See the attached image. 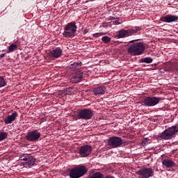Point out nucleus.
<instances>
[{"mask_svg":"<svg viewBox=\"0 0 178 178\" xmlns=\"http://www.w3.org/2000/svg\"><path fill=\"white\" fill-rule=\"evenodd\" d=\"M77 31V25L75 22H71L64 26L63 37L65 38H73L76 35Z\"/></svg>","mask_w":178,"mask_h":178,"instance_id":"nucleus-1","label":"nucleus"},{"mask_svg":"<svg viewBox=\"0 0 178 178\" xmlns=\"http://www.w3.org/2000/svg\"><path fill=\"white\" fill-rule=\"evenodd\" d=\"M127 51L128 54L134 56L143 55L144 51H145V46L143 42L134 43L128 48Z\"/></svg>","mask_w":178,"mask_h":178,"instance_id":"nucleus-2","label":"nucleus"},{"mask_svg":"<svg viewBox=\"0 0 178 178\" xmlns=\"http://www.w3.org/2000/svg\"><path fill=\"white\" fill-rule=\"evenodd\" d=\"M88 171L86 166L80 165L71 169L69 172V176L70 178H80L83 177Z\"/></svg>","mask_w":178,"mask_h":178,"instance_id":"nucleus-3","label":"nucleus"},{"mask_svg":"<svg viewBox=\"0 0 178 178\" xmlns=\"http://www.w3.org/2000/svg\"><path fill=\"white\" fill-rule=\"evenodd\" d=\"M177 132L178 124H176L163 131L161 134V138L162 140H170L175 137Z\"/></svg>","mask_w":178,"mask_h":178,"instance_id":"nucleus-4","label":"nucleus"},{"mask_svg":"<svg viewBox=\"0 0 178 178\" xmlns=\"http://www.w3.org/2000/svg\"><path fill=\"white\" fill-rule=\"evenodd\" d=\"M19 160L23 161V166L24 168H31L35 165V158L31 154H23L19 156Z\"/></svg>","mask_w":178,"mask_h":178,"instance_id":"nucleus-5","label":"nucleus"},{"mask_svg":"<svg viewBox=\"0 0 178 178\" xmlns=\"http://www.w3.org/2000/svg\"><path fill=\"white\" fill-rule=\"evenodd\" d=\"M141 27L136 26L131 29L124 30L122 29L118 31L117 37L118 38H124V37H130V35H133V34H137L138 31H140Z\"/></svg>","mask_w":178,"mask_h":178,"instance_id":"nucleus-6","label":"nucleus"},{"mask_svg":"<svg viewBox=\"0 0 178 178\" xmlns=\"http://www.w3.org/2000/svg\"><path fill=\"white\" fill-rule=\"evenodd\" d=\"M136 173L140 178H149L154 176V170L151 168L145 167L136 171Z\"/></svg>","mask_w":178,"mask_h":178,"instance_id":"nucleus-7","label":"nucleus"},{"mask_svg":"<svg viewBox=\"0 0 178 178\" xmlns=\"http://www.w3.org/2000/svg\"><path fill=\"white\" fill-rule=\"evenodd\" d=\"M161 101H163V97H147L144 99V104L146 106H155Z\"/></svg>","mask_w":178,"mask_h":178,"instance_id":"nucleus-8","label":"nucleus"},{"mask_svg":"<svg viewBox=\"0 0 178 178\" xmlns=\"http://www.w3.org/2000/svg\"><path fill=\"white\" fill-rule=\"evenodd\" d=\"M92 152V147L90 145L81 146L79 149L78 154H79L81 158H87L90 156Z\"/></svg>","mask_w":178,"mask_h":178,"instance_id":"nucleus-9","label":"nucleus"},{"mask_svg":"<svg viewBox=\"0 0 178 178\" xmlns=\"http://www.w3.org/2000/svg\"><path fill=\"white\" fill-rule=\"evenodd\" d=\"M123 144V140L120 137L113 136L110 138L108 140V145L111 147V148H118V147H120Z\"/></svg>","mask_w":178,"mask_h":178,"instance_id":"nucleus-10","label":"nucleus"},{"mask_svg":"<svg viewBox=\"0 0 178 178\" xmlns=\"http://www.w3.org/2000/svg\"><path fill=\"white\" fill-rule=\"evenodd\" d=\"M62 54H63L62 49H60V47H57L50 51L47 54V56L51 58V59H58V58H60V56H62Z\"/></svg>","mask_w":178,"mask_h":178,"instance_id":"nucleus-11","label":"nucleus"},{"mask_svg":"<svg viewBox=\"0 0 178 178\" xmlns=\"http://www.w3.org/2000/svg\"><path fill=\"white\" fill-rule=\"evenodd\" d=\"M41 137V134L37 129L28 133L26 140L28 141H37Z\"/></svg>","mask_w":178,"mask_h":178,"instance_id":"nucleus-12","label":"nucleus"},{"mask_svg":"<svg viewBox=\"0 0 178 178\" xmlns=\"http://www.w3.org/2000/svg\"><path fill=\"white\" fill-rule=\"evenodd\" d=\"M83 76H84V73L81 71H77L76 72L72 74L71 77V82L74 83H80L81 80H83Z\"/></svg>","mask_w":178,"mask_h":178,"instance_id":"nucleus-13","label":"nucleus"},{"mask_svg":"<svg viewBox=\"0 0 178 178\" xmlns=\"http://www.w3.org/2000/svg\"><path fill=\"white\" fill-rule=\"evenodd\" d=\"M94 114L92 112H80L77 116L74 117L75 120H79V119H84L85 120H88L92 118Z\"/></svg>","mask_w":178,"mask_h":178,"instance_id":"nucleus-14","label":"nucleus"},{"mask_svg":"<svg viewBox=\"0 0 178 178\" xmlns=\"http://www.w3.org/2000/svg\"><path fill=\"white\" fill-rule=\"evenodd\" d=\"M160 20L161 22H165V23H172L173 22H177L178 17L176 15H168L161 17Z\"/></svg>","mask_w":178,"mask_h":178,"instance_id":"nucleus-15","label":"nucleus"},{"mask_svg":"<svg viewBox=\"0 0 178 178\" xmlns=\"http://www.w3.org/2000/svg\"><path fill=\"white\" fill-rule=\"evenodd\" d=\"M106 92V88L105 86H99L93 88L94 95H104Z\"/></svg>","mask_w":178,"mask_h":178,"instance_id":"nucleus-16","label":"nucleus"},{"mask_svg":"<svg viewBox=\"0 0 178 178\" xmlns=\"http://www.w3.org/2000/svg\"><path fill=\"white\" fill-rule=\"evenodd\" d=\"M162 165L165 166V168H168L169 169H172V168H174L175 166V161L172 159H165L162 161Z\"/></svg>","mask_w":178,"mask_h":178,"instance_id":"nucleus-17","label":"nucleus"},{"mask_svg":"<svg viewBox=\"0 0 178 178\" xmlns=\"http://www.w3.org/2000/svg\"><path fill=\"white\" fill-rule=\"evenodd\" d=\"M17 118V113H13L12 115L7 117V118L4 120L6 124H10L12 122L15 121V119Z\"/></svg>","mask_w":178,"mask_h":178,"instance_id":"nucleus-18","label":"nucleus"},{"mask_svg":"<svg viewBox=\"0 0 178 178\" xmlns=\"http://www.w3.org/2000/svg\"><path fill=\"white\" fill-rule=\"evenodd\" d=\"M81 62L74 63L70 65V69H72V70H79V69H81Z\"/></svg>","mask_w":178,"mask_h":178,"instance_id":"nucleus-19","label":"nucleus"},{"mask_svg":"<svg viewBox=\"0 0 178 178\" xmlns=\"http://www.w3.org/2000/svg\"><path fill=\"white\" fill-rule=\"evenodd\" d=\"M17 45L15 44H11L8 48V54H10V52H14V51H17Z\"/></svg>","mask_w":178,"mask_h":178,"instance_id":"nucleus-20","label":"nucleus"},{"mask_svg":"<svg viewBox=\"0 0 178 178\" xmlns=\"http://www.w3.org/2000/svg\"><path fill=\"white\" fill-rule=\"evenodd\" d=\"M152 61L153 60H152V58L151 57H146L140 60V62L142 63H152Z\"/></svg>","mask_w":178,"mask_h":178,"instance_id":"nucleus-21","label":"nucleus"},{"mask_svg":"<svg viewBox=\"0 0 178 178\" xmlns=\"http://www.w3.org/2000/svg\"><path fill=\"white\" fill-rule=\"evenodd\" d=\"M72 92H73V88L72 87L67 88L64 90L65 95H72Z\"/></svg>","mask_w":178,"mask_h":178,"instance_id":"nucleus-22","label":"nucleus"},{"mask_svg":"<svg viewBox=\"0 0 178 178\" xmlns=\"http://www.w3.org/2000/svg\"><path fill=\"white\" fill-rule=\"evenodd\" d=\"M90 178H104V175L97 172L92 174Z\"/></svg>","mask_w":178,"mask_h":178,"instance_id":"nucleus-23","label":"nucleus"},{"mask_svg":"<svg viewBox=\"0 0 178 178\" xmlns=\"http://www.w3.org/2000/svg\"><path fill=\"white\" fill-rule=\"evenodd\" d=\"M110 20H113V23H115V24H120V22H119L120 18L119 17H110Z\"/></svg>","mask_w":178,"mask_h":178,"instance_id":"nucleus-24","label":"nucleus"},{"mask_svg":"<svg viewBox=\"0 0 178 178\" xmlns=\"http://www.w3.org/2000/svg\"><path fill=\"white\" fill-rule=\"evenodd\" d=\"M148 144H149V139L148 138H145L142 140L141 145L144 147L148 145Z\"/></svg>","mask_w":178,"mask_h":178,"instance_id":"nucleus-25","label":"nucleus"},{"mask_svg":"<svg viewBox=\"0 0 178 178\" xmlns=\"http://www.w3.org/2000/svg\"><path fill=\"white\" fill-rule=\"evenodd\" d=\"M102 41H103L104 44H109V42L111 41V38L108 36H104L102 38Z\"/></svg>","mask_w":178,"mask_h":178,"instance_id":"nucleus-26","label":"nucleus"},{"mask_svg":"<svg viewBox=\"0 0 178 178\" xmlns=\"http://www.w3.org/2000/svg\"><path fill=\"white\" fill-rule=\"evenodd\" d=\"M8 137V134L6 132H1L0 133V141H3Z\"/></svg>","mask_w":178,"mask_h":178,"instance_id":"nucleus-27","label":"nucleus"},{"mask_svg":"<svg viewBox=\"0 0 178 178\" xmlns=\"http://www.w3.org/2000/svg\"><path fill=\"white\" fill-rule=\"evenodd\" d=\"M5 86H6V81H5L3 77L0 76V88L5 87Z\"/></svg>","mask_w":178,"mask_h":178,"instance_id":"nucleus-28","label":"nucleus"},{"mask_svg":"<svg viewBox=\"0 0 178 178\" xmlns=\"http://www.w3.org/2000/svg\"><path fill=\"white\" fill-rule=\"evenodd\" d=\"M79 112H92V111L90 108H83Z\"/></svg>","mask_w":178,"mask_h":178,"instance_id":"nucleus-29","label":"nucleus"},{"mask_svg":"<svg viewBox=\"0 0 178 178\" xmlns=\"http://www.w3.org/2000/svg\"><path fill=\"white\" fill-rule=\"evenodd\" d=\"M99 35H102V34H101V33H97L93 34V37H95L96 38L99 37Z\"/></svg>","mask_w":178,"mask_h":178,"instance_id":"nucleus-30","label":"nucleus"},{"mask_svg":"<svg viewBox=\"0 0 178 178\" xmlns=\"http://www.w3.org/2000/svg\"><path fill=\"white\" fill-rule=\"evenodd\" d=\"M5 54H1V55H0V59H2V58H5Z\"/></svg>","mask_w":178,"mask_h":178,"instance_id":"nucleus-31","label":"nucleus"},{"mask_svg":"<svg viewBox=\"0 0 178 178\" xmlns=\"http://www.w3.org/2000/svg\"><path fill=\"white\" fill-rule=\"evenodd\" d=\"M87 33H88V31H87V29H85L83 31V34H87Z\"/></svg>","mask_w":178,"mask_h":178,"instance_id":"nucleus-32","label":"nucleus"},{"mask_svg":"<svg viewBox=\"0 0 178 178\" xmlns=\"http://www.w3.org/2000/svg\"><path fill=\"white\" fill-rule=\"evenodd\" d=\"M135 41H136V40H132L130 42H135Z\"/></svg>","mask_w":178,"mask_h":178,"instance_id":"nucleus-33","label":"nucleus"}]
</instances>
